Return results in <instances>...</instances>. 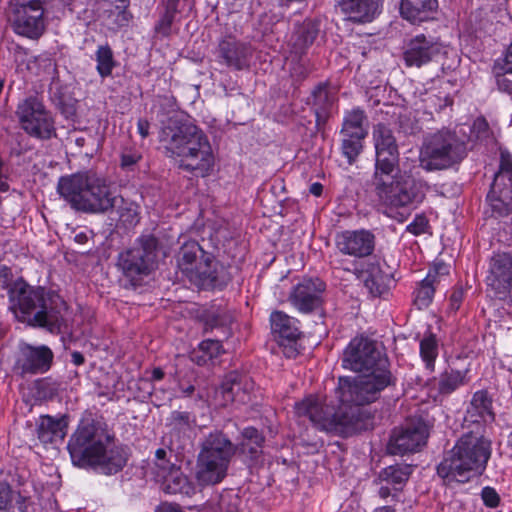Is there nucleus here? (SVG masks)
Returning a JSON list of instances; mask_svg holds the SVG:
<instances>
[{"label": "nucleus", "mask_w": 512, "mask_h": 512, "mask_svg": "<svg viewBox=\"0 0 512 512\" xmlns=\"http://www.w3.org/2000/svg\"><path fill=\"white\" fill-rule=\"evenodd\" d=\"M200 351L203 352L204 356L198 360V364H203L207 361V359H213L218 357L222 352V344L219 340H204L199 344Z\"/></svg>", "instance_id": "nucleus-47"}, {"label": "nucleus", "mask_w": 512, "mask_h": 512, "mask_svg": "<svg viewBox=\"0 0 512 512\" xmlns=\"http://www.w3.org/2000/svg\"><path fill=\"white\" fill-rule=\"evenodd\" d=\"M438 7L437 0H401L400 14L411 23L422 22Z\"/></svg>", "instance_id": "nucleus-29"}, {"label": "nucleus", "mask_w": 512, "mask_h": 512, "mask_svg": "<svg viewBox=\"0 0 512 512\" xmlns=\"http://www.w3.org/2000/svg\"><path fill=\"white\" fill-rule=\"evenodd\" d=\"M167 155L179 159V167L202 177L213 169L215 157L207 135L189 121L171 118L160 132Z\"/></svg>", "instance_id": "nucleus-4"}, {"label": "nucleus", "mask_w": 512, "mask_h": 512, "mask_svg": "<svg viewBox=\"0 0 512 512\" xmlns=\"http://www.w3.org/2000/svg\"><path fill=\"white\" fill-rule=\"evenodd\" d=\"M334 101V94L326 84H319L311 93L310 103L313 110L329 111Z\"/></svg>", "instance_id": "nucleus-41"}, {"label": "nucleus", "mask_w": 512, "mask_h": 512, "mask_svg": "<svg viewBox=\"0 0 512 512\" xmlns=\"http://www.w3.org/2000/svg\"><path fill=\"white\" fill-rule=\"evenodd\" d=\"M150 123L146 119H139L137 122V130L142 138L149 135Z\"/></svg>", "instance_id": "nucleus-61"}, {"label": "nucleus", "mask_w": 512, "mask_h": 512, "mask_svg": "<svg viewBox=\"0 0 512 512\" xmlns=\"http://www.w3.org/2000/svg\"><path fill=\"white\" fill-rule=\"evenodd\" d=\"M450 273V266L444 262H436L429 270L425 279L433 284L435 277H442L445 279Z\"/></svg>", "instance_id": "nucleus-54"}, {"label": "nucleus", "mask_w": 512, "mask_h": 512, "mask_svg": "<svg viewBox=\"0 0 512 512\" xmlns=\"http://www.w3.org/2000/svg\"><path fill=\"white\" fill-rule=\"evenodd\" d=\"M429 222L424 215H417L414 220L407 226V231L418 236L427 232Z\"/></svg>", "instance_id": "nucleus-52"}, {"label": "nucleus", "mask_w": 512, "mask_h": 512, "mask_svg": "<svg viewBox=\"0 0 512 512\" xmlns=\"http://www.w3.org/2000/svg\"><path fill=\"white\" fill-rule=\"evenodd\" d=\"M157 247L155 236L142 235L131 247L119 253L116 265L130 281H138L157 267Z\"/></svg>", "instance_id": "nucleus-10"}, {"label": "nucleus", "mask_w": 512, "mask_h": 512, "mask_svg": "<svg viewBox=\"0 0 512 512\" xmlns=\"http://www.w3.org/2000/svg\"><path fill=\"white\" fill-rule=\"evenodd\" d=\"M71 360L72 363L76 366L82 365L85 361L84 356L78 351H74L71 353Z\"/></svg>", "instance_id": "nucleus-64"}, {"label": "nucleus", "mask_w": 512, "mask_h": 512, "mask_svg": "<svg viewBox=\"0 0 512 512\" xmlns=\"http://www.w3.org/2000/svg\"><path fill=\"white\" fill-rule=\"evenodd\" d=\"M9 11L16 34L33 40L42 36L46 28L45 9L9 6Z\"/></svg>", "instance_id": "nucleus-16"}, {"label": "nucleus", "mask_w": 512, "mask_h": 512, "mask_svg": "<svg viewBox=\"0 0 512 512\" xmlns=\"http://www.w3.org/2000/svg\"><path fill=\"white\" fill-rule=\"evenodd\" d=\"M50 0H10L9 6L45 9Z\"/></svg>", "instance_id": "nucleus-57"}, {"label": "nucleus", "mask_w": 512, "mask_h": 512, "mask_svg": "<svg viewBox=\"0 0 512 512\" xmlns=\"http://www.w3.org/2000/svg\"><path fill=\"white\" fill-rule=\"evenodd\" d=\"M97 71L101 77L105 78L111 75L115 66L113 52L108 45L99 46L96 51Z\"/></svg>", "instance_id": "nucleus-43"}, {"label": "nucleus", "mask_w": 512, "mask_h": 512, "mask_svg": "<svg viewBox=\"0 0 512 512\" xmlns=\"http://www.w3.org/2000/svg\"><path fill=\"white\" fill-rule=\"evenodd\" d=\"M128 0H96L99 19L110 30H117L129 22Z\"/></svg>", "instance_id": "nucleus-24"}, {"label": "nucleus", "mask_w": 512, "mask_h": 512, "mask_svg": "<svg viewBox=\"0 0 512 512\" xmlns=\"http://www.w3.org/2000/svg\"><path fill=\"white\" fill-rule=\"evenodd\" d=\"M487 202L492 217H504L512 213V156L501 153L500 166L494 176Z\"/></svg>", "instance_id": "nucleus-12"}, {"label": "nucleus", "mask_w": 512, "mask_h": 512, "mask_svg": "<svg viewBox=\"0 0 512 512\" xmlns=\"http://www.w3.org/2000/svg\"><path fill=\"white\" fill-rule=\"evenodd\" d=\"M156 466L158 468V476L165 473L171 467L170 461L167 459V451L164 448H159L155 452Z\"/></svg>", "instance_id": "nucleus-56"}, {"label": "nucleus", "mask_w": 512, "mask_h": 512, "mask_svg": "<svg viewBox=\"0 0 512 512\" xmlns=\"http://www.w3.org/2000/svg\"><path fill=\"white\" fill-rule=\"evenodd\" d=\"M372 136L375 151H399L393 132L386 125H375Z\"/></svg>", "instance_id": "nucleus-38"}, {"label": "nucleus", "mask_w": 512, "mask_h": 512, "mask_svg": "<svg viewBox=\"0 0 512 512\" xmlns=\"http://www.w3.org/2000/svg\"><path fill=\"white\" fill-rule=\"evenodd\" d=\"M493 413L491 410V400L486 391L480 390L474 393L470 402V407L467 410V414L464 419V423L468 428V424H474L475 428L478 429V425L483 428L485 432V423L493 420Z\"/></svg>", "instance_id": "nucleus-26"}, {"label": "nucleus", "mask_w": 512, "mask_h": 512, "mask_svg": "<svg viewBox=\"0 0 512 512\" xmlns=\"http://www.w3.org/2000/svg\"><path fill=\"white\" fill-rule=\"evenodd\" d=\"M481 497L484 504L490 508L497 507L500 502L498 493L494 488L491 487H484L481 492Z\"/></svg>", "instance_id": "nucleus-55"}, {"label": "nucleus", "mask_w": 512, "mask_h": 512, "mask_svg": "<svg viewBox=\"0 0 512 512\" xmlns=\"http://www.w3.org/2000/svg\"><path fill=\"white\" fill-rule=\"evenodd\" d=\"M67 428V416L41 415L36 422V436L42 444H52L65 438Z\"/></svg>", "instance_id": "nucleus-25"}, {"label": "nucleus", "mask_w": 512, "mask_h": 512, "mask_svg": "<svg viewBox=\"0 0 512 512\" xmlns=\"http://www.w3.org/2000/svg\"><path fill=\"white\" fill-rule=\"evenodd\" d=\"M487 285L494 290L498 297L505 296L512 284V253L511 251H498L490 259Z\"/></svg>", "instance_id": "nucleus-18"}, {"label": "nucleus", "mask_w": 512, "mask_h": 512, "mask_svg": "<svg viewBox=\"0 0 512 512\" xmlns=\"http://www.w3.org/2000/svg\"><path fill=\"white\" fill-rule=\"evenodd\" d=\"M53 352L45 345L34 347L25 345L21 348L16 367L22 375L45 373L51 367Z\"/></svg>", "instance_id": "nucleus-21"}, {"label": "nucleus", "mask_w": 512, "mask_h": 512, "mask_svg": "<svg viewBox=\"0 0 512 512\" xmlns=\"http://www.w3.org/2000/svg\"><path fill=\"white\" fill-rule=\"evenodd\" d=\"M319 32L317 23L306 20L298 25L290 37L289 45L295 54H302L312 45Z\"/></svg>", "instance_id": "nucleus-33"}, {"label": "nucleus", "mask_w": 512, "mask_h": 512, "mask_svg": "<svg viewBox=\"0 0 512 512\" xmlns=\"http://www.w3.org/2000/svg\"><path fill=\"white\" fill-rule=\"evenodd\" d=\"M490 136L489 125L487 121L479 117L477 118L472 125L471 128V137H474L476 140L484 141L488 139Z\"/></svg>", "instance_id": "nucleus-49"}, {"label": "nucleus", "mask_w": 512, "mask_h": 512, "mask_svg": "<svg viewBox=\"0 0 512 512\" xmlns=\"http://www.w3.org/2000/svg\"><path fill=\"white\" fill-rule=\"evenodd\" d=\"M428 431L421 420H411L392 431L387 451L391 455H405L419 451L426 443Z\"/></svg>", "instance_id": "nucleus-14"}, {"label": "nucleus", "mask_w": 512, "mask_h": 512, "mask_svg": "<svg viewBox=\"0 0 512 512\" xmlns=\"http://www.w3.org/2000/svg\"><path fill=\"white\" fill-rule=\"evenodd\" d=\"M420 356L429 372L435 369V360L438 357V342L433 334L425 336L420 341Z\"/></svg>", "instance_id": "nucleus-40"}, {"label": "nucleus", "mask_w": 512, "mask_h": 512, "mask_svg": "<svg viewBox=\"0 0 512 512\" xmlns=\"http://www.w3.org/2000/svg\"><path fill=\"white\" fill-rule=\"evenodd\" d=\"M158 512H184L180 506L171 504V503H163L159 506Z\"/></svg>", "instance_id": "nucleus-63"}, {"label": "nucleus", "mask_w": 512, "mask_h": 512, "mask_svg": "<svg viewBox=\"0 0 512 512\" xmlns=\"http://www.w3.org/2000/svg\"><path fill=\"white\" fill-rule=\"evenodd\" d=\"M465 297V290L463 286L457 285L454 287L451 295L449 296L448 311L455 313L459 310Z\"/></svg>", "instance_id": "nucleus-51"}, {"label": "nucleus", "mask_w": 512, "mask_h": 512, "mask_svg": "<svg viewBox=\"0 0 512 512\" xmlns=\"http://www.w3.org/2000/svg\"><path fill=\"white\" fill-rule=\"evenodd\" d=\"M341 152L349 164L354 163L363 150V138L341 136Z\"/></svg>", "instance_id": "nucleus-45"}, {"label": "nucleus", "mask_w": 512, "mask_h": 512, "mask_svg": "<svg viewBox=\"0 0 512 512\" xmlns=\"http://www.w3.org/2000/svg\"><path fill=\"white\" fill-rule=\"evenodd\" d=\"M493 74L498 88L508 92L512 88V64L506 60L497 59L493 66Z\"/></svg>", "instance_id": "nucleus-42"}, {"label": "nucleus", "mask_w": 512, "mask_h": 512, "mask_svg": "<svg viewBox=\"0 0 512 512\" xmlns=\"http://www.w3.org/2000/svg\"><path fill=\"white\" fill-rule=\"evenodd\" d=\"M113 209H117L119 220L124 225L130 227L139 222L138 206L135 203L126 201L121 197V201Z\"/></svg>", "instance_id": "nucleus-44"}, {"label": "nucleus", "mask_w": 512, "mask_h": 512, "mask_svg": "<svg viewBox=\"0 0 512 512\" xmlns=\"http://www.w3.org/2000/svg\"><path fill=\"white\" fill-rule=\"evenodd\" d=\"M466 371L445 370L440 374L438 380V391L442 395H449L464 385L466 381Z\"/></svg>", "instance_id": "nucleus-37"}, {"label": "nucleus", "mask_w": 512, "mask_h": 512, "mask_svg": "<svg viewBox=\"0 0 512 512\" xmlns=\"http://www.w3.org/2000/svg\"><path fill=\"white\" fill-rule=\"evenodd\" d=\"M242 440L237 446L241 453L249 455L251 459H257L262 453L264 436L254 427L245 428L242 433Z\"/></svg>", "instance_id": "nucleus-34"}, {"label": "nucleus", "mask_w": 512, "mask_h": 512, "mask_svg": "<svg viewBox=\"0 0 512 512\" xmlns=\"http://www.w3.org/2000/svg\"><path fill=\"white\" fill-rule=\"evenodd\" d=\"M67 449L75 466L92 467L107 475L122 470L128 460L126 448L114 445V437L107 426L91 418L80 421Z\"/></svg>", "instance_id": "nucleus-2"}, {"label": "nucleus", "mask_w": 512, "mask_h": 512, "mask_svg": "<svg viewBox=\"0 0 512 512\" xmlns=\"http://www.w3.org/2000/svg\"><path fill=\"white\" fill-rule=\"evenodd\" d=\"M499 244V248L504 246L508 249L512 248V225L505 224L503 228L493 238Z\"/></svg>", "instance_id": "nucleus-53"}, {"label": "nucleus", "mask_w": 512, "mask_h": 512, "mask_svg": "<svg viewBox=\"0 0 512 512\" xmlns=\"http://www.w3.org/2000/svg\"><path fill=\"white\" fill-rule=\"evenodd\" d=\"M359 278L372 296L382 295L388 288L390 277L384 273L377 262L368 263L366 269L360 272Z\"/></svg>", "instance_id": "nucleus-28"}, {"label": "nucleus", "mask_w": 512, "mask_h": 512, "mask_svg": "<svg viewBox=\"0 0 512 512\" xmlns=\"http://www.w3.org/2000/svg\"><path fill=\"white\" fill-rule=\"evenodd\" d=\"M314 114L316 117V128L318 131H321L329 117V111L314 110Z\"/></svg>", "instance_id": "nucleus-60"}, {"label": "nucleus", "mask_w": 512, "mask_h": 512, "mask_svg": "<svg viewBox=\"0 0 512 512\" xmlns=\"http://www.w3.org/2000/svg\"><path fill=\"white\" fill-rule=\"evenodd\" d=\"M399 151H375L371 185L377 201L386 207H416L425 198L428 185L399 167Z\"/></svg>", "instance_id": "nucleus-3"}, {"label": "nucleus", "mask_w": 512, "mask_h": 512, "mask_svg": "<svg viewBox=\"0 0 512 512\" xmlns=\"http://www.w3.org/2000/svg\"><path fill=\"white\" fill-rule=\"evenodd\" d=\"M336 248L344 255L366 257L375 247V236L368 230L343 231L336 236Z\"/></svg>", "instance_id": "nucleus-20"}, {"label": "nucleus", "mask_w": 512, "mask_h": 512, "mask_svg": "<svg viewBox=\"0 0 512 512\" xmlns=\"http://www.w3.org/2000/svg\"><path fill=\"white\" fill-rule=\"evenodd\" d=\"M141 159V154L132 149H125L121 153L120 166L124 170H133L134 166Z\"/></svg>", "instance_id": "nucleus-50"}, {"label": "nucleus", "mask_w": 512, "mask_h": 512, "mask_svg": "<svg viewBox=\"0 0 512 512\" xmlns=\"http://www.w3.org/2000/svg\"><path fill=\"white\" fill-rule=\"evenodd\" d=\"M412 466L408 464H395L384 468L380 472V479L392 485H402L409 479Z\"/></svg>", "instance_id": "nucleus-39"}, {"label": "nucleus", "mask_w": 512, "mask_h": 512, "mask_svg": "<svg viewBox=\"0 0 512 512\" xmlns=\"http://www.w3.org/2000/svg\"><path fill=\"white\" fill-rule=\"evenodd\" d=\"M387 364L376 343L366 337L353 338L342 356V366L359 373L387 367Z\"/></svg>", "instance_id": "nucleus-13"}, {"label": "nucleus", "mask_w": 512, "mask_h": 512, "mask_svg": "<svg viewBox=\"0 0 512 512\" xmlns=\"http://www.w3.org/2000/svg\"><path fill=\"white\" fill-rule=\"evenodd\" d=\"M205 252L198 242L191 240L185 242L178 253L177 265L182 274L187 277L192 270L197 266L203 255H209Z\"/></svg>", "instance_id": "nucleus-31"}, {"label": "nucleus", "mask_w": 512, "mask_h": 512, "mask_svg": "<svg viewBox=\"0 0 512 512\" xmlns=\"http://www.w3.org/2000/svg\"><path fill=\"white\" fill-rule=\"evenodd\" d=\"M16 116L21 128L30 136L48 140L56 136L52 113L37 96H29L18 103Z\"/></svg>", "instance_id": "nucleus-11"}, {"label": "nucleus", "mask_w": 512, "mask_h": 512, "mask_svg": "<svg viewBox=\"0 0 512 512\" xmlns=\"http://www.w3.org/2000/svg\"><path fill=\"white\" fill-rule=\"evenodd\" d=\"M186 278L201 288L223 287L230 280L226 268L211 254L203 255V259Z\"/></svg>", "instance_id": "nucleus-17"}, {"label": "nucleus", "mask_w": 512, "mask_h": 512, "mask_svg": "<svg viewBox=\"0 0 512 512\" xmlns=\"http://www.w3.org/2000/svg\"><path fill=\"white\" fill-rule=\"evenodd\" d=\"M366 120L367 117L364 110L360 108H353L352 110L345 113L342 127H364Z\"/></svg>", "instance_id": "nucleus-48"}, {"label": "nucleus", "mask_w": 512, "mask_h": 512, "mask_svg": "<svg viewBox=\"0 0 512 512\" xmlns=\"http://www.w3.org/2000/svg\"><path fill=\"white\" fill-rule=\"evenodd\" d=\"M342 9L356 21H370L377 13L382 0H340Z\"/></svg>", "instance_id": "nucleus-32"}, {"label": "nucleus", "mask_w": 512, "mask_h": 512, "mask_svg": "<svg viewBox=\"0 0 512 512\" xmlns=\"http://www.w3.org/2000/svg\"><path fill=\"white\" fill-rule=\"evenodd\" d=\"M57 191L71 208L85 213H106L121 201L111 182L91 170L61 177Z\"/></svg>", "instance_id": "nucleus-6"}, {"label": "nucleus", "mask_w": 512, "mask_h": 512, "mask_svg": "<svg viewBox=\"0 0 512 512\" xmlns=\"http://www.w3.org/2000/svg\"><path fill=\"white\" fill-rule=\"evenodd\" d=\"M395 384V378L387 367L362 372L350 378H339V406L332 411L312 396L295 404L296 414L307 417L315 426L325 431L350 432L363 428L367 414L363 406L379 399L381 392Z\"/></svg>", "instance_id": "nucleus-1"}, {"label": "nucleus", "mask_w": 512, "mask_h": 512, "mask_svg": "<svg viewBox=\"0 0 512 512\" xmlns=\"http://www.w3.org/2000/svg\"><path fill=\"white\" fill-rule=\"evenodd\" d=\"M218 54L226 66L242 70L248 67L252 50L249 45L228 37L219 42Z\"/></svg>", "instance_id": "nucleus-23"}, {"label": "nucleus", "mask_w": 512, "mask_h": 512, "mask_svg": "<svg viewBox=\"0 0 512 512\" xmlns=\"http://www.w3.org/2000/svg\"><path fill=\"white\" fill-rule=\"evenodd\" d=\"M253 389L254 382L249 376L233 371L225 376L216 390V398H221L222 406L233 402L244 404L249 401Z\"/></svg>", "instance_id": "nucleus-19"}, {"label": "nucleus", "mask_w": 512, "mask_h": 512, "mask_svg": "<svg viewBox=\"0 0 512 512\" xmlns=\"http://www.w3.org/2000/svg\"><path fill=\"white\" fill-rule=\"evenodd\" d=\"M229 322V318L228 317H225L221 314H213L211 315L207 321H206V326L207 328H216V327H220V326H224L226 325L227 323Z\"/></svg>", "instance_id": "nucleus-59"}, {"label": "nucleus", "mask_w": 512, "mask_h": 512, "mask_svg": "<svg viewBox=\"0 0 512 512\" xmlns=\"http://www.w3.org/2000/svg\"><path fill=\"white\" fill-rule=\"evenodd\" d=\"M194 424V416L187 411L174 410L166 419V426L172 434L177 436L191 431Z\"/></svg>", "instance_id": "nucleus-36"}, {"label": "nucleus", "mask_w": 512, "mask_h": 512, "mask_svg": "<svg viewBox=\"0 0 512 512\" xmlns=\"http://www.w3.org/2000/svg\"><path fill=\"white\" fill-rule=\"evenodd\" d=\"M163 479V490L169 494L191 495L194 493V486L187 476L176 465H171L169 470L160 474Z\"/></svg>", "instance_id": "nucleus-30"}, {"label": "nucleus", "mask_w": 512, "mask_h": 512, "mask_svg": "<svg viewBox=\"0 0 512 512\" xmlns=\"http://www.w3.org/2000/svg\"><path fill=\"white\" fill-rule=\"evenodd\" d=\"M177 13V11H170L168 6L166 7L165 15L163 16L161 20V25L166 26L167 28L170 27V25L173 22L174 16Z\"/></svg>", "instance_id": "nucleus-62"}, {"label": "nucleus", "mask_w": 512, "mask_h": 512, "mask_svg": "<svg viewBox=\"0 0 512 512\" xmlns=\"http://www.w3.org/2000/svg\"><path fill=\"white\" fill-rule=\"evenodd\" d=\"M8 293L10 308L23 321L50 331L60 327L66 304L59 295L32 287L22 279L16 280Z\"/></svg>", "instance_id": "nucleus-7"}, {"label": "nucleus", "mask_w": 512, "mask_h": 512, "mask_svg": "<svg viewBox=\"0 0 512 512\" xmlns=\"http://www.w3.org/2000/svg\"><path fill=\"white\" fill-rule=\"evenodd\" d=\"M440 53V45L423 34L412 38L406 45L404 61L407 66L421 67Z\"/></svg>", "instance_id": "nucleus-22"}, {"label": "nucleus", "mask_w": 512, "mask_h": 512, "mask_svg": "<svg viewBox=\"0 0 512 512\" xmlns=\"http://www.w3.org/2000/svg\"><path fill=\"white\" fill-rule=\"evenodd\" d=\"M466 156V147L447 130L427 137L420 150L419 162L426 171L442 170L459 163Z\"/></svg>", "instance_id": "nucleus-9"}, {"label": "nucleus", "mask_w": 512, "mask_h": 512, "mask_svg": "<svg viewBox=\"0 0 512 512\" xmlns=\"http://www.w3.org/2000/svg\"><path fill=\"white\" fill-rule=\"evenodd\" d=\"M491 451V440L478 425V429L464 433L445 455L437 466V474L447 484L468 482L485 471Z\"/></svg>", "instance_id": "nucleus-5"}, {"label": "nucleus", "mask_w": 512, "mask_h": 512, "mask_svg": "<svg viewBox=\"0 0 512 512\" xmlns=\"http://www.w3.org/2000/svg\"><path fill=\"white\" fill-rule=\"evenodd\" d=\"M237 446L221 431L209 433L201 444L196 479L201 485H215L227 476Z\"/></svg>", "instance_id": "nucleus-8"}, {"label": "nucleus", "mask_w": 512, "mask_h": 512, "mask_svg": "<svg viewBox=\"0 0 512 512\" xmlns=\"http://www.w3.org/2000/svg\"><path fill=\"white\" fill-rule=\"evenodd\" d=\"M26 498L6 482H0V512H27Z\"/></svg>", "instance_id": "nucleus-35"}, {"label": "nucleus", "mask_w": 512, "mask_h": 512, "mask_svg": "<svg viewBox=\"0 0 512 512\" xmlns=\"http://www.w3.org/2000/svg\"><path fill=\"white\" fill-rule=\"evenodd\" d=\"M270 322L272 332L283 340L295 342L302 335L299 327V321L282 311L272 312L270 315Z\"/></svg>", "instance_id": "nucleus-27"}, {"label": "nucleus", "mask_w": 512, "mask_h": 512, "mask_svg": "<svg viewBox=\"0 0 512 512\" xmlns=\"http://www.w3.org/2000/svg\"><path fill=\"white\" fill-rule=\"evenodd\" d=\"M341 136H349L352 138H363L367 136V130L365 127H342L340 131Z\"/></svg>", "instance_id": "nucleus-58"}, {"label": "nucleus", "mask_w": 512, "mask_h": 512, "mask_svg": "<svg viewBox=\"0 0 512 512\" xmlns=\"http://www.w3.org/2000/svg\"><path fill=\"white\" fill-rule=\"evenodd\" d=\"M326 284L318 277L303 278L289 293L290 304L300 313L308 314L323 304Z\"/></svg>", "instance_id": "nucleus-15"}, {"label": "nucleus", "mask_w": 512, "mask_h": 512, "mask_svg": "<svg viewBox=\"0 0 512 512\" xmlns=\"http://www.w3.org/2000/svg\"><path fill=\"white\" fill-rule=\"evenodd\" d=\"M435 288L433 284L423 279L419 287L414 292V304L418 309L427 308L432 302Z\"/></svg>", "instance_id": "nucleus-46"}]
</instances>
